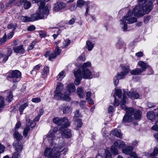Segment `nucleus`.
<instances>
[{"label":"nucleus","mask_w":158,"mask_h":158,"mask_svg":"<svg viewBox=\"0 0 158 158\" xmlns=\"http://www.w3.org/2000/svg\"><path fill=\"white\" fill-rule=\"evenodd\" d=\"M146 14V10L139 5L135 7L132 11L131 10H129L126 15L123 17L122 19L120 20V24L123 25L122 28L123 31H125L127 30V23L130 24L137 21V19L132 16L133 14L135 16L140 17Z\"/></svg>","instance_id":"obj_1"},{"label":"nucleus","mask_w":158,"mask_h":158,"mask_svg":"<svg viewBox=\"0 0 158 158\" xmlns=\"http://www.w3.org/2000/svg\"><path fill=\"white\" fill-rule=\"evenodd\" d=\"M49 10L47 6H45V3L43 2L40 3L38 10L35 13L32 14L31 17L22 16L21 20L23 22L33 21L40 19H44L49 14Z\"/></svg>","instance_id":"obj_2"},{"label":"nucleus","mask_w":158,"mask_h":158,"mask_svg":"<svg viewBox=\"0 0 158 158\" xmlns=\"http://www.w3.org/2000/svg\"><path fill=\"white\" fill-rule=\"evenodd\" d=\"M63 88V85L61 83L58 82L57 84L56 89L54 91V98L58 100L62 99L67 101H70L71 99L69 96L71 94L72 92L75 91V85L73 84L69 85L67 87V91L63 96H62V95L61 92Z\"/></svg>","instance_id":"obj_3"},{"label":"nucleus","mask_w":158,"mask_h":158,"mask_svg":"<svg viewBox=\"0 0 158 158\" xmlns=\"http://www.w3.org/2000/svg\"><path fill=\"white\" fill-rule=\"evenodd\" d=\"M53 148H47L44 152V155L47 158H60V153L66 149V147L64 142H62L60 143L58 147H56L55 146Z\"/></svg>","instance_id":"obj_4"},{"label":"nucleus","mask_w":158,"mask_h":158,"mask_svg":"<svg viewBox=\"0 0 158 158\" xmlns=\"http://www.w3.org/2000/svg\"><path fill=\"white\" fill-rule=\"evenodd\" d=\"M91 66V63L89 62H87L84 63L82 66V71L80 69H78L77 70H79L80 72V75L82 78L85 79L89 78L91 75V73L89 70L87 69V68Z\"/></svg>","instance_id":"obj_5"},{"label":"nucleus","mask_w":158,"mask_h":158,"mask_svg":"<svg viewBox=\"0 0 158 158\" xmlns=\"http://www.w3.org/2000/svg\"><path fill=\"white\" fill-rule=\"evenodd\" d=\"M152 0H139L138 4L141 8L146 10V13L148 14L152 9Z\"/></svg>","instance_id":"obj_6"},{"label":"nucleus","mask_w":158,"mask_h":158,"mask_svg":"<svg viewBox=\"0 0 158 158\" xmlns=\"http://www.w3.org/2000/svg\"><path fill=\"white\" fill-rule=\"evenodd\" d=\"M125 146V144L124 142L120 140H118L115 141L113 145L112 146L111 148V152L114 155H117L118 153V149L123 148Z\"/></svg>","instance_id":"obj_7"},{"label":"nucleus","mask_w":158,"mask_h":158,"mask_svg":"<svg viewBox=\"0 0 158 158\" xmlns=\"http://www.w3.org/2000/svg\"><path fill=\"white\" fill-rule=\"evenodd\" d=\"M21 76V72L16 70L9 72L7 73V77L13 78V82H15L19 81L20 80Z\"/></svg>","instance_id":"obj_8"},{"label":"nucleus","mask_w":158,"mask_h":158,"mask_svg":"<svg viewBox=\"0 0 158 158\" xmlns=\"http://www.w3.org/2000/svg\"><path fill=\"white\" fill-rule=\"evenodd\" d=\"M53 122L58 125H62L63 127H67L70 125V122L66 117H64L61 118L55 117L53 119Z\"/></svg>","instance_id":"obj_9"},{"label":"nucleus","mask_w":158,"mask_h":158,"mask_svg":"<svg viewBox=\"0 0 158 158\" xmlns=\"http://www.w3.org/2000/svg\"><path fill=\"white\" fill-rule=\"evenodd\" d=\"M134 112V109L132 108H130L126 110V112L123 118V121L125 122H131L133 118L132 116V113Z\"/></svg>","instance_id":"obj_10"},{"label":"nucleus","mask_w":158,"mask_h":158,"mask_svg":"<svg viewBox=\"0 0 158 158\" xmlns=\"http://www.w3.org/2000/svg\"><path fill=\"white\" fill-rule=\"evenodd\" d=\"M130 71L129 67L128 66H124L123 68V71L117 73L115 77L118 79H121L125 77Z\"/></svg>","instance_id":"obj_11"},{"label":"nucleus","mask_w":158,"mask_h":158,"mask_svg":"<svg viewBox=\"0 0 158 158\" xmlns=\"http://www.w3.org/2000/svg\"><path fill=\"white\" fill-rule=\"evenodd\" d=\"M123 91L124 93V95H127L129 97L131 98H134V99H137L139 97V94L136 91H132V92L128 91L127 89H123Z\"/></svg>","instance_id":"obj_12"},{"label":"nucleus","mask_w":158,"mask_h":158,"mask_svg":"<svg viewBox=\"0 0 158 158\" xmlns=\"http://www.w3.org/2000/svg\"><path fill=\"white\" fill-rule=\"evenodd\" d=\"M66 6V4L61 1L57 2L55 4L53 10L55 11H58L64 9Z\"/></svg>","instance_id":"obj_13"},{"label":"nucleus","mask_w":158,"mask_h":158,"mask_svg":"<svg viewBox=\"0 0 158 158\" xmlns=\"http://www.w3.org/2000/svg\"><path fill=\"white\" fill-rule=\"evenodd\" d=\"M26 121L27 122L26 126L24 129L23 133V136L25 137L27 136L28 133L30 130V128L31 127V123H32L30 122V120L27 118H26Z\"/></svg>","instance_id":"obj_14"},{"label":"nucleus","mask_w":158,"mask_h":158,"mask_svg":"<svg viewBox=\"0 0 158 158\" xmlns=\"http://www.w3.org/2000/svg\"><path fill=\"white\" fill-rule=\"evenodd\" d=\"M13 146L18 153L21 151L23 148V146L21 142L18 140L14 141L13 143Z\"/></svg>","instance_id":"obj_15"},{"label":"nucleus","mask_w":158,"mask_h":158,"mask_svg":"<svg viewBox=\"0 0 158 158\" xmlns=\"http://www.w3.org/2000/svg\"><path fill=\"white\" fill-rule=\"evenodd\" d=\"M12 53V51L11 48H8L7 49V52L6 54L0 53V57H4L2 60V61L5 62L8 60L9 57L10 56Z\"/></svg>","instance_id":"obj_16"},{"label":"nucleus","mask_w":158,"mask_h":158,"mask_svg":"<svg viewBox=\"0 0 158 158\" xmlns=\"http://www.w3.org/2000/svg\"><path fill=\"white\" fill-rule=\"evenodd\" d=\"M80 72L79 70H77L76 71H74V72L75 77H76L74 83L75 84L77 85L80 84L81 80L82 78L79 73Z\"/></svg>","instance_id":"obj_17"},{"label":"nucleus","mask_w":158,"mask_h":158,"mask_svg":"<svg viewBox=\"0 0 158 158\" xmlns=\"http://www.w3.org/2000/svg\"><path fill=\"white\" fill-rule=\"evenodd\" d=\"M13 49L15 52L18 53L23 54L25 50L23 45H21L19 46H15L13 48Z\"/></svg>","instance_id":"obj_18"},{"label":"nucleus","mask_w":158,"mask_h":158,"mask_svg":"<svg viewBox=\"0 0 158 158\" xmlns=\"http://www.w3.org/2000/svg\"><path fill=\"white\" fill-rule=\"evenodd\" d=\"M61 134L63 137L67 138H70L72 136L71 131L68 129H65L63 131Z\"/></svg>","instance_id":"obj_19"},{"label":"nucleus","mask_w":158,"mask_h":158,"mask_svg":"<svg viewBox=\"0 0 158 158\" xmlns=\"http://www.w3.org/2000/svg\"><path fill=\"white\" fill-rule=\"evenodd\" d=\"M127 99V97L123 95V99L120 102L121 107L122 109L125 110L126 112V110H127L129 108H127L125 105V104L126 103V102Z\"/></svg>","instance_id":"obj_20"},{"label":"nucleus","mask_w":158,"mask_h":158,"mask_svg":"<svg viewBox=\"0 0 158 158\" xmlns=\"http://www.w3.org/2000/svg\"><path fill=\"white\" fill-rule=\"evenodd\" d=\"M55 136L52 132H49L47 136L45 138V139L48 140L49 142L51 143L52 145H53L54 141L55 139Z\"/></svg>","instance_id":"obj_21"},{"label":"nucleus","mask_w":158,"mask_h":158,"mask_svg":"<svg viewBox=\"0 0 158 158\" xmlns=\"http://www.w3.org/2000/svg\"><path fill=\"white\" fill-rule=\"evenodd\" d=\"M133 149V147L132 146H128L122 150L123 152L127 155H130Z\"/></svg>","instance_id":"obj_22"},{"label":"nucleus","mask_w":158,"mask_h":158,"mask_svg":"<svg viewBox=\"0 0 158 158\" xmlns=\"http://www.w3.org/2000/svg\"><path fill=\"white\" fill-rule=\"evenodd\" d=\"M138 64L141 68L140 69L142 70L143 72L148 67V65L147 63L143 61L139 62Z\"/></svg>","instance_id":"obj_23"},{"label":"nucleus","mask_w":158,"mask_h":158,"mask_svg":"<svg viewBox=\"0 0 158 158\" xmlns=\"http://www.w3.org/2000/svg\"><path fill=\"white\" fill-rule=\"evenodd\" d=\"M111 133L118 137H119L120 138H122V135L120 130L116 129L114 131H112L111 132Z\"/></svg>","instance_id":"obj_24"},{"label":"nucleus","mask_w":158,"mask_h":158,"mask_svg":"<svg viewBox=\"0 0 158 158\" xmlns=\"http://www.w3.org/2000/svg\"><path fill=\"white\" fill-rule=\"evenodd\" d=\"M142 72V70L140 68H136L130 72L133 75H139Z\"/></svg>","instance_id":"obj_25"},{"label":"nucleus","mask_w":158,"mask_h":158,"mask_svg":"<svg viewBox=\"0 0 158 158\" xmlns=\"http://www.w3.org/2000/svg\"><path fill=\"white\" fill-rule=\"evenodd\" d=\"M141 112L139 110H137L134 112V117L136 120H139L141 118Z\"/></svg>","instance_id":"obj_26"},{"label":"nucleus","mask_w":158,"mask_h":158,"mask_svg":"<svg viewBox=\"0 0 158 158\" xmlns=\"http://www.w3.org/2000/svg\"><path fill=\"white\" fill-rule=\"evenodd\" d=\"M147 117L150 120L154 121L155 118V115L153 112H149L147 114Z\"/></svg>","instance_id":"obj_27"},{"label":"nucleus","mask_w":158,"mask_h":158,"mask_svg":"<svg viewBox=\"0 0 158 158\" xmlns=\"http://www.w3.org/2000/svg\"><path fill=\"white\" fill-rule=\"evenodd\" d=\"M62 108L60 107V109H62L63 113L66 114L69 113L71 111V108L68 106H62Z\"/></svg>","instance_id":"obj_28"},{"label":"nucleus","mask_w":158,"mask_h":158,"mask_svg":"<svg viewBox=\"0 0 158 158\" xmlns=\"http://www.w3.org/2000/svg\"><path fill=\"white\" fill-rule=\"evenodd\" d=\"M86 48L88 49V50L89 51H91L94 48V44L92 43V42H90L89 40L86 41Z\"/></svg>","instance_id":"obj_29"},{"label":"nucleus","mask_w":158,"mask_h":158,"mask_svg":"<svg viewBox=\"0 0 158 158\" xmlns=\"http://www.w3.org/2000/svg\"><path fill=\"white\" fill-rule=\"evenodd\" d=\"M28 106V104L27 103H25L19 106V110L20 112V114H22L24 110Z\"/></svg>","instance_id":"obj_30"},{"label":"nucleus","mask_w":158,"mask_h":158,"mask_svg":"<svg viewBox=\"0 0 158 158\" xmlns=\"http://www.w3.org/2000/svg\"><path fill=\"white\" fill-rule=\"evenodd\" d=\"M14 137L16 139V140L20 141V140L22 139L23 136L20 134L17 130H15V132L14 134Z\"/></svg>","instance_id":"obj_31"},{"label":"nucleus","mask_w":158,"mask_h":158,"mask_svg":"<svg viewBox=\"0 0 158 158\" xmlns=\"http://www.w3.org/2000/svg\"><path fill=\"white\" fill-rule=\"evenodd\" d=\"M77 92L78 95L80 98H83L85 96L84 93L82 88L81 87L78 88L77 89Z\"/></svg>","instance_id":"obj_32"},{"label":"nucleus","mask_w":158,"mask_h":158,"mask_svg":"<svg viewBox=\"0 0 158 158\" xmlns=\"http://www.w3.org/2000/svg\"><path fill=\"white\" fill-rule=\"evenodd\" d=\"M17 27V24L16 23H10L8 24L7 28L9 29H13V31L15 30Z\"/></svg>","instance_id":"obj_33"},{"label":"nucleus","mask_w":158,"mask_h":158,"mask_svg":"<svg viewBox=\"0 0 158 158\" xmlns=\"http://www.w3.org/2000/svg\"><path fill=\"white\" fill-rule=\"evenodd\" d=\"M70 43V40L67 39L64 40L62 43V45L61 46L60 48H64L67 47Z\"/></svg>","instance_id":"obj_34"},{"label":"nucleus","mask_w":158,"mask_h":158,"mask_svg":"<svg viewBox=\"0 0 158 158\" xmlns=\"http://www.w3.org/2000/svg\"><path fill=\"white\" fill-rule=\"evenodd\" d=\"M64 71L63 70L62 72L59 73L57 76V78L58 80L60 81L63 79L65 76V75H64Z\"/></svg>","instance_id":"obj_35"},{"label":"nucleus","mask_w":158,"mask_h":158,"mask_svg":"<svg viewBox=\"0 0 158 158\" xmlns=\"http://www.w3.org/2000/svg\"><path fill=\"white\" fill-rule=\"evenodd\" d=\"M6 40V34L3 37L0 39V45H2L4 44Z\"/></svg>","instance_id":"obj_36"},{"label":"nucleus","mask_w":158,"mask_h":158,"mask_svg":"<svg viewBox=\"0 0 158 158\" xmlns=\"http://www.w3.org/2000/svg\"><path fill=\"white\" fill-rule=\"evenodd\" d=\"M49 72V68L46 66L44 67L42 72H41V74L42 75H47Z\"/></svg>","instance_id":"obj_37"},{"label":"nucleus","mask_w":158,"mask_h":158,"mask_svg":"<svg viewBox=\"0 0 158 158\" xmlns=\"http://www.w3.org/2000/svg\"><path fill=\"white\" fill-rule=\"evenodd\" d=\"M8 93L7 97V100L9 101H11L13 99V95L12 92L10 91H8Z\"/></svg>","instance_id":"obj_38"},{"label":"nucleus","mask_w":158,"mask_h":158,"mask_svg":"<svg viewBox=\"0 0 158 158\" xmlns=\"http://www.w3.org/2000/svg\"><path fill=\"white\" fill-rule=\"evenodd\" d=\"M114 94L116 95L118 98H121L122 96V91L120 89H116L114 93Z\"/></svg>","instance_id":"obj_39"},{"label":"nucleus","mask_w":158,"mask_h":158,"mask_svg":"<svg viewBox=\"0 0 158 158\" xmlns=\"http://www.w3.org/2000/svg\"><path fill=\"white\" fill-rule=\"evenodd\" d=\"M85 1L83 0H78L77 2V6L79 7H82L84 4Z\"/></svg>","instance_id":"obj_40"},{"label":"nucleus","mask_w":158,"mask_h":158,"mask_svg":"<svg viewBox=\"0 0 158 158\" xmlns=\"http://www.w3.org/2000/svg\"><path fill=\"white\" fill-rule=\"evenodd\" d=\"M31 6V3L30 2H25L24 5V7L25 9H29Z\"/></svg>","instance_id":"obj_41"},{"label":"nucleus","mask_w":158,"mask_h":158,"mask_svg":"<svg viewBox=\"0 0 158 158\" xmlns=\"http://www.w3.org/2000/svg\"><path fill=\"white\" fill-rule=\"evenodd\" d=\"M76 8V7L75 6V4H72L69 7L68 9L69 10L71 11H73L75 10Z\"/></svg>","instance_id":"obj_42"},{"label":"nucleus","mask_w":158,"mask_h":158,"mask_svg":"<svg viewBox=\"0 0 158 158\" xmlns=\"http://www.w3.org/2000/svg\"><path fill=\"white\" fill-rule=\"evenodd\" d=\"M15 0H9L8 2L6 4V7H10L12 4L14 2Z\"/></svg>","instance_id":"obj_43"},{"label":"nucleus","mask_w":158,"mask_h":158,"mask_svg":"<svg viewBox=\"0 0 158 158\" xmlns=\"http://www.w3.org/2000/svg\"><path fill=\"white\" fill-rule=\"evenodd\" d=\"M61 52V50L59 49L58 46H57L55 49L54 54L56 56L60 54Z\"/></svg>","instance_id":"obj_44"},{"label":"nucleus","mask_w":158,"mask_h":158,"mask_svg":"<svg viewBox=\"0 0 158 158\" xmlns=\"http://www.w3.org/2000/svg\"><path fill=\"white\" fill-rule=\"evenodd\" d=\"M75 120L77 123V127H81L82 125V123L81 120L80 119H76Z\"/></svg>","instance_id":"obj_45"},{"label":"nucleus","mask_w":158,"mask_h":158,"mask_svg":"<svg viewBox=\"0 0 158 158\" xmlns=\"http://www.w3.org/2000/svg\"><path fill=\"white\" fill-rule=\"evenodd\" d=\"M151 129L158 131V121L156 122L155 125L152 127Z\"/></svg>","instance_id":"obj_46"},{"label":"nucleus","mask_w":158,"mask_h":158,"mask_svg":"<svg viewBox=\"0 0 158 158\" xmlns=\"http://www.w3.org/2000/svg\"><path fill=\"white\" fill-rule=\"evenodd\" d=\"M36 42L35 41H33L30 44V45L28 46V49L29 50H32L34 45L35 44Z\"/></svg>","instance_id":"obj_47"},{"label":"nucleus","mask_w":158,"mask_h":158,"mask_svg":"<svg viewBox=\"0 0 158 158\" xmlns=\"http://www.w3.org/2000/svg\"><path fill=\"white\" fill-rule=\"evenodd\" d=\"M7 7H6V6H5L2 3H0V11L1 12L3 13L4 10Z\"/></svg>","instance_id":"obj_48"},{"label":"nucleus","mask_w":158,"mask_h":158,"mask_svg":"<svg viewBox=\"0 0 158 158\" xmlns=\"http://www.w3.org/2000/svg\"><path fill=\"white\" fill-rule=\"evenodd\" d=\"M51 52H47L45 54V56L46 57L48 56L49 60H52V55H51Z\"/></svg>","instance_id":"obj_49"},{"label":"nucleus","mask_w":158,"mask_h":158,"mask_svg":"<svg viewBox=\"0 0 158 158\" xmlns=\"http://www.w3.org/2000/svg\"><path fill=\"white\" fill-rule=\"evenodd\" d=\"M5 106L4 98L0 96V106Z\"/></svg>","instance_id":"obj_50"},{"label":"nucleus","mask_w":158,"mask_h":158,"mask_svg":"<svg viewBox=\"0 0 158 158\" xmlns=\"http://www.w3.org/2000/svg\"><path fill=\"white\" fill-rule=\"evenodd\" d=\"M31 101L35 103H38L41 101V99L39 98H35L32 99Z\"/></svg>","instance_id":"obj_51"},{"label":"nucleus","mask_w":158,"mask_h":158,"mask_svg":"<svg viewBox=\"0 0 158 158\" xmlns=\"http://www.w3.org/2000/svg\"><path fill=\"white\" fill-rule=\"evenodd\" d=\"M35 27L33 25H31L28 27L27 28V30L30 31H32L35 30Z\"/></svg>","instance_id":"obj_52"},{"label":"nucleus","mask_w":158,"mask_h":158,"mask_svg":"<svg viewBox=\"0 0 158 158\" xmlns=\"http://www.w3.org/2000/svg\"><path fill=\"white\" fill-rule=\"evenodd\" d=\"M106 158H111V154L108 150L106 151Z\"/></svg>","instance_id":"obj_53"},{"label":"nucleus","mask_w":158,"mask_h":158,"mask_svg":"<svg viewBox=\"0 0 158 158\" xmlns=\"http://www.w3.org/2000/svg\"><path fill=\"white\" fill-rule=\"evenodd\" d=\"M21 126V123L20 122H18L15 125V130H17Z\"/></svg>","instance_id":"obj_54"},{"label":"nucleus","mask_w":158,"mask_h":158,"mask_svg":"<svg viewBox=\"0 0 158 158\" xmlns=\"http://www.w3.org/2000/svg\"><path fill=\"white\" fill-rule=\"evenodd\" d=\"M5 149V147L0 143V154L4 151Z\"/></svg>","instance_id":"obj_55"},{"label":"nucleus","mask_w":158,"mask_h":158,"mask_svg":"<svg viewBox=\"0 0 158 158\" xmlns=\"http://www.w3.org/2000/svg\"><path fill=\"white\" fill-rule=\"evenodd\" d=\"M117 45L120 48H122L123 46L124 45L123 42L122 41H119Z\"/></svg>","instance_id":"obj_56"},{"label":"nucleus","mask_w":158,"mask_h":158,"mask_svg":"<svg viewBox=\"0 0 158 158\" xmlns=\"http://www.w3.org/2000/svg\"><path fill=\"white\" fill-rule=\"evenodd\" d=\"M42 66V65L40 64H39L35 66L33 68V70H38L40 69V67Z\"/></svg>","instance_id":"obj_57"},{"label":"nucleus","mask_w":158,"mask_h":158,"mask_svg":"<svg viewBox=\"0 0 158 158\" xmlns=\"http://www.w3.org/2000/svg\"><path fill=\"white\" fill-rule=\"evenodd\" d=\"M114 97L115 98H114V102L113 103V105L114 106H118L119 105V102L116 99V98H115L114 96Z\"/></svg>","instance_id":"obj_58"},{"label":"nucleus","mask_w":158,"mask_h":158,"mask_svg":"<svg viewBox=\"0 0 158 158\" xmlns=\"http://www.w3.org/2000/svg\"><path fill=\"white\" fill-rule=\"evenodd\" d=\"M129 155L130 156H132L134 158H138L136 153L135 152H132V151L131 153V154H130Z\"/></svg>","instance_id":"obj_59"},{"label":"nucleus","mask_w":158,"mask_h":158,"mask_svg":"<svg viewBox=\"0 0 158 158\" xmlns=\"http://www.w3.org/2000/svg\"><path fill=\"white\" fill-rule=\"evenodd\" d=\"M81 114L79 113V111L78 110H77L75 112L74 117H80Z\"/></svg>","instance_id":"obj_60"},{"label":"nucleus","mask_w":158,"mask_h":158,"mask_svg":"<svg viewBox=\"0 0 158 158\" xmlns=\"http://www.w3.org/2000/svg\"><path fill=\"white\" fill-rule=\"evenodd\" d=\"M40 35L41 37H44L46 35V33L45 32L41 31L40 32Z\"/></svg>","instance_id":"obj_61"},{"label":"nucleus","mask_w":158,"mask_h":158,"mask_svg":"<svg viewBox=\"0 0 158 158\" xmlns=\"http://www.w3.org/2000/svg\"><path fill=\"white\" fill-rule=\"evenodd\" d=\"M13 34L14 31L11 32H10L9 33L8 35V38L9 39L11 38L13 36Z\"/></svg>","instance_id":"obj_62"},{"label":"nucleus","mask_w":158,"mask_h":158,"mask_svg":"<svg viewBox=\"0 0 158 158\" xmlns=\"http://www.w3.org/2000/svg\"><path fill=\"white\" fill-rule=\"evenodd\" d=\"M135 55L138 57H140L142 56H143V54L142 52H139L137 53H136L135 54Z\"/></svg>","instance_id":"obj_63"},{"label":"nucleus","mask_w":158,"mask_h":158,"mask_svg":"<svg viewBox=\"0 0 158 158\" xmlns=\"http://www.w3.org/2000/svg\"><path fill=\"white\" fill-rule=\"evenodd\" d=\"M19 153L17 152H15L13 154L12 158H18V156Z\"/></svg>","instance_id":"obj_64"}]
</instances>
